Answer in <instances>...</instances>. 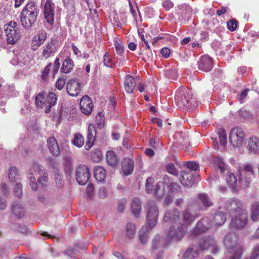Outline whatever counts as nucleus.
Instances as JSON below:
<instances>
[{
	"label": "nucleus",
	"instance_id": "1",
	"mask_svg": "<svg viewBox=\"0 0 259 259\" xmlns=\"http://www.w3.org/2000/svg\"><path fill=\"white\" fill-rule=\"evenodd\" d=\"M39 10L36 4L31 2L23 8L20 14L22 25L25 29L31 28L36 21Z\"/></svg>",
	"mask_w": 259,
	"mask_h": 259
},
{
	"label": "nucleus",
	"instance_id": "2",
	"mask_svg": "<svg viewBox=\"0 0 259 259\" xmlns=\"http://www.w3.org/2000/svg\"><path fill=\"white\" fill-rule=\"evenodd\" d=\"M34 175L39 177L37 178V181L39 184L44 185L48 180V175L46 171L44 166L39 164L38 163L34 162L29 169V175L28 178L30 181V186L31 188L35 190L37 188V184Z\"/></svg>",
	"mask_w": 259,
	"mask_h": 259
},
{
	"label": "nucleus",
	"instance_id": "3",
	"mask_svg": "<svg viewBox=\"0 0 259 259\" xmlns=\"http://www.w3.org/2000/svg\"><path fill=\"white\" fill-rule=\"evenodd\" d=\"M219 209H223L226 213H228L230 215L233 217L245 208L242 202L238 199L226 200L224 198H221L219 201Z\"/></svg>",
	"mask_w": 259,
	"mask_h": 259
},
{
	"label": "nucleus",
	"instance_id": "4",
	"mask_svg": "<svg viewBox=\"0 0 259 259\" xmlns=\"http://www.w3.org/2000/svg\"><path fill=\"white\" fill-rule=\"evenodd\" d=\"M172 225L168 230L165 232L163 245H167L172 240H178L182 239L187 231V227L184 225L176 224Z\"/></svg>",
	"mask_w": 259,
	"mask_h": 259
},
{
	"label": "nucleus",
	"instance_id": "5",
	"mask_svg": "<svg viewBox=\"0 0 259 259\" xmlns=\"http://www.w3.org/2000/svg\"><path fill=\"white\" fill-rule=\"evenodd\" d=\"M191 92L183 87L180 88L175 94V102L177 106L182 109L189 107L193 102Z\"/></svg>",
	"mask_w": 259,
	"mask_h": 259
},
{
	"label": "nucleus",
	"instance_id": "6",
	"mask_svg": "<svg viewBox=\"0 0 259 259\" xmlns=\"http://www.w3.org/2000/svg\"><path fill=\"white\" fill-rule=\"evenodd\" d=\"M57 98L53 93H50L44 100V94L40 93L35 97V104L36 106H40L44 109L45 113L50 112L51 108L54 106L57 102Z\"/></svg>",
	"mask_w": 259,
	"mask_h": 259
},
{
	"label": "nucleus",
	"instance_id": "7",
	"mask_svg": "<svg viewBox=\"0 0 259 259\" xmlns=\"http://www.w3.org/2000/svg\"><path fill=\"white\" fill-rule=\"evenodd\" d=\"M5 31L7 42L9 44L14 45L20 38V26L14 21H11L5 26Z\"/></svg>",
	"mask_w": 259,
	"mask_h": 259
},
{
	"label": "nucleus",
	"instance_id": "8",
	"mask_svg": "<svg viewBox=\"0 0 259 259\" xmlns=\"http://www.w3.org/2000/svg\"><path fill=\"white\" fill-rule=\"evenodd\" d=\"M146 209V221L149 227L152 228L157 222L159 215L158 207L155 201L150 200L147 202Z\"/></svg>",
	"mask_w": 259,
	"mask_h": 259
},
{
	"label": "nucleus",
	"instance_id": "9",
	"mask_svg": "<svg viewBox=\"0 0 259 259\" xmlns=\"http://www.w3.org/2000/svg\"><path fill=\"white\" fill-rule=\"evenodd\" d=\"M200 210V206L197 202L189 205L183 212V219L186 224L192 223L197 217Z\"/></svg>",
	"mask_w": 259,
	"mask_h": 259
},
{
	"label": "nucleus",
	"instance_id": "10",
	"mask_svg": "<svg viewBox=\"0 0 259 259\" xmlns=\"http://www.w3.org/2000/svg\"><path fill=\"white\" fill-rule=\"evenodd\" d=\"M199 247L202 251L211 248V252L213 254L216 253L219 250V247L217 244L215 240L212 236L202 238L199 241Z\"/></svg>",
	"mask_w": 259,
	"mask_h": 259
},
{
	"label": "nucleus",
	"instance_id": "11",
	"mask_svg": "<svg viewBox=\"0 0 259 259\" xmlns=\"http://www.w3.org/2000/svg\"><path fill=\"white\" fill-rule=\"evenodd\" d=\"M244 134L240 127H234L231 130L229 139L231 144L234 146L241 145L244 141Z\"/></svg>",
	"mask_w": 259,
	"mask_h": 259
},
{
	"label": "nucleus",
	"instance_id": "12",
	"mask_svg": "<svg viewBox=\"0 0 259 259\" xmlns=\"http://www.w3.org/2000/svg\"><path fill=\"white\" fill-rule=\"evenodd\" d=\"M76 180L79 185H85L89 180L90 172L85 165H80L76 170Z\"/></svg>",
	"mask_w": 259,
	"mask_h": 259
},
{
	"label": "nucleus",
	"instance_id": "13",
	"mask_svg": "<svg viewBox=\"0 0 259 259\" xmlns=\"http://www.w3.org/2000/svg\"><path fill=\"white\" fill-rule=\"evenodd\" d=\"M212 224L211 220L208 217H204L197 223L196 227L192 230L191 234L196 235L206 231L211 228Z\"/></svg>",
	"mask_w": 259,
	"mask_h": 259
},
{
	"label": "nucleus",
	"instance_id": "14",
	"mask_svg": "<svg viewBox=\"0 0 259 259\" xmlns=\"http://www.w3.org/2000/svg\"><path fill=\"white\" fill-rule=\"evenodd\" d=\"M234 216V218L232 219L231 223L232 227L234 228H242L246 225L248 215L245 209L238 212Z\"/></svg>",
	"mask_w": 259,
	"mask_h": 259
},
{
	"label": "nucleus",
	"instance_id": "15",
	"mask_svg": "<svg viewBox=\"0 0 259 259\" xmlns=\"http://www.w3.org/2000/svg\"><path fill=\"white\" fill-rule=\"evenodd\" d=\"M218 165L222 174H224L225 171H227V174L228 175L227 176L226 179L228 184L231 185L233 188H236L237 187V180L234 174L228 171L227 165L224 162L222 159H218Z\"/></svg>",
	"mask_w": 259,
	"mask_h": 259
},
{
	"label": "nucleus",
	"instance_id": "16",
	"mask_svg": "<svg viewBox=\"0 0 259 259\" xmlns=\"http://www.w3.org/2000/svg\"><path fill=\"white\" fill-rule=\"evenodd\" d=\"M55 8V4L52 0H47L44 6L45 18L47 22L51 25L54 23Z\"/></svg>",
	"mask_w": 259,
	"mask_h": 259
},
{
	"label": "nucleus",
	"instance_id": "17",
	"mask_svg": "<svg viewBox=\"0 0 259 259\" xmlns=\"http://www.w3.org/2000/svg\"><path fill=\"white\" fill-rule=\"evenodd\" d=\"M66 89L67 93L70 96H77L81 91L80 83L76 79H70L67 84Z\"/></svg>",
	"mask_w": 259,
	"mask_h": 259
},
{
	"label": "nucleus",
	"instance_id": "18",
	"mask_svg": "<svg viewBox=\"0 0 259 259\" xmlns=\"http://www.w3.org/2000/svg\"><path fill=\"white\" fill-rule=\"evenodd\" d=\"M179 219L180 212L176 208L166 210L163 216V220L165 222H169L171 224H176Z\"/></svg>",
	"mask_w": 259,
	"mask_h": 259
},
{
	"label": "nucleus",
	"instance_id": "19",
	"mask_svg": "<svg viewBox=\"0 0 259 259\" xmlns=\"http://www.w3.org/2000/svg\"><path fill=\"white\" fill-rule=\"evenodd\" d=\"M93 107V102L89 96H83L80 101V109L81 112L85 115H89L92 111Z\"/></svg>",
	"mask_w": 259,
	"mask_h": 259
},
{
	"label": "nucleus",
	"instance_id": "20",
	"mask_svg": "<svg viewBox=\"0 0 259 259\" xmlns=\"http://www.w3.org/2000/svg\"><path fill=\"white\" fill-rule=\"evenodd\" d=\"M55 43L52 40L48 41L42 47V56L45 59L54 56L57 52Z\"/></svg>",
	"mask_w": 259,
	"mask_h": 259
},
{
	"label": "nucleus",
	"instance_id": "21",
	"mask_svg": "<svg viewBox=\"0 0 259 259\" xmlns=\"http://www.w3.org/2000/svg\"><path fill=\"white\" fill-rule=\"evenodd\" d=\"M241 177L238 181V183H242L245 186H247L250 182L251 176H254L252 166L249 164L244 166V169L240 174Z\"/></svg>",
	"mask_w": 259,
	"mask_h": 259
},
{
	"label": "nucleus",
	"instance_id": "22",
	"mask_svg": "<svg viewBox=\"0 0 259 259\" xmlns=\"http://www.w3.org/2000/svg\"><path fill=\"white\" fill-rule=\"evenodd\" d=\"M47 32L44 30H40L33 38L31 47L32 49L35 51L44 43L47 37Z\"/></svg>",
	"mask_w": 259,
	"mask_h": 259
},
{
	"label": "nucleus",
	"instance_id": "23",
	"mask_svg": "<svg viewBox=\"0 0 259 259\" xmlns=\"http://www.w3.org/2000/svg\"><path fill=\"white\" fill-rule=\"evenodd\" d=\"M197 65L198 69L204 72L210 71L213 67L212 59L208 56L201 57Z\"/></svg>",
	"mask_w": 259,
	"mask_h": 259
},
{
	"label": "nucleus",
	"instance_id": "24",
	"mask_svg": "<svg viewBox=\"0 0 259 259\" xmlns=\"http://www.w3.org/2000/svg\"><path fill=\"white\" fill-rule=\"evenodd\" d=\"M181 183L186 187H191L194 183V178L189 170H184L180 172L179 179Z\"/></svg>",
	"mask_w": 259,
	"mask_h": 259
},
{
	"label": "nucleus",
	"instance_id": "25",
	"mask_svg": "<svg viewBox=\"0 0 259 259\" xmlns=\"http://www.w3.org/2000/svg\"><path fill=\"white\" fill-rule=\"evenodd\" d=\"M237 236L234 233H229L226 234L224 238V243L227 249L235 247L237 245H241L237 243Z\"/></svg>",
	"mask_w": 259,
	"mask_h": 259
},
{
	"label": "nucleus",
	"instance_id": "26",
	"mask_svg": "<svg viewBox=\"0 0 259 259\" xmlns=\"http://www.w3.org/2000/svg\"><path fill=\"white\" fill-rule=\"evenodd\" d=\"M96 136V131L93 124H90L88 126L87 138L85 148L86 150H90L93 145Z\"/></svg>",
	"mask_w": 259,
	"mask_h": 259
},
{
	"label": "nucleus",
	"instance_id": "27",
	"mask_svg": "<svg viewBox=\"0 0 259 259\" xmlns=\"http://www.w3.org/2000/svg\"><path fill=\"white\" fill-rule=\"evenodd\" d=\"M226 212L223 209L218 208V211L212 217V223L214 226H221L225 224L226 221Z\"/></svg>",
	"mask_w": 259,
	"mask_h": 259
},
{
	"label": "nucleus",
	"instance_id": "28",
	"mask_svg": "<svg viewBox=\"0 0 259 259\" xmlns=\"http://www.w3.org/2000/svg\"><path fill=\"white\" fill-rule=\"evenodd\" d=\"M11 207L12 211L16 218L21 219L24 216L26 213V210L21 203L14 202L11 204Z\"/></svg>",
	"mask_w": 259,
	"mask_h": 259
},
{
	"label": "nucleus",
	"instance_id": "29",
	"mask_svg": "<svg viewBox=\"0 0 259 259\" xmlns=\"http://www.w3.org/2000/svg\"><path fill=\"white\" fill-rule=\"evenodd\" d=\"M48 147L50 152L54 156H58L60 153V148L56 139L53 137H50L47 140Z\"/></svg>",
	"mask_w": 259,
	"mask_h": 259
},
{
	"label": "nucleus",
	"instance_id": "30",
	"mask_svg": "<svg viewBox=\"0 0 259 259\" xmlns=\"http://www.w3.org/2000/svg\"><path fill=\"white\" fill-rule=\"evenodd\" d=\"M121 166L122 170L126 176L130 175L134 170V161L130 158H125L122 161Z\"/></svg>",
	"mask_w": 259,
	"mask_h": 259
},
{
	"label": "nucleus",
	"instance_id": "31",
	"mask_svg": "<svg viewBox=\"0 0 259 259\" xmlns=\"http://www.w3.org/2000/svg\"><path fill=\"white\" fill-rule=\"evenodd\" d=\"M229 253V259H240L243 253L242 245H237L235 247L228 249Z\"/></svg>",
	"mask_w": 259,
	"mask_h": 259
},
{
	"label": "nucleus",
	"instance_id": "32",
	"mask_svg": "<svg viewBox=\"0 0 259 259\" xmlns=\"http://www.w3.org/2000/svg\"><path fill=\"white\" fill-rule=\"evenodd\" d=\"M135 79L131 75H127L124 80V86L126 92L132 93L136 87Z\"/></svg>",
	"mask_w": 259,
	"mask_h": 259
},
{
	"label": "nucleus",
	"instance_id": "33",
	"mask_svg": "<svg viewBox=\"0 0 259 259\" xmlns=\"http://www.w3.org/2000/svg\"><path fill=\"white\" fill-rule=\"evenodd\" d=\"M132 213L136 217L140 214L142 210V205L140 200L137 197L134 198L131 204Z\"/></svg>",
	"mask_w": 259,
	"mask_h": 259
},
{
	"label": "nucleus",
	"instance_id": "34",
	"mask_svg": "<svg viewBox=\"0 0 259 259\" xmlns=\"http://www.w3.org/2000/svg\"><path fill=\"white\" fill-rule=\"evenodd\" d=\"M106 159L108 164L112 167L117 166L118 159L116 153L113 151H108L106 153Z\"/></svg>",
	"mask_w": 259,
	"mask_h": 259
},
{
	"label": "nucleus",
	"instance_id": "35",
	"mask_svg": "<svg viewBox=\"0 0 259 259\" xmlns=\"http://www.w3.org/2000/svg\"><path fill=\"white\" fill-rule=\"evenodd\" d=\"M94 177L99 182H102L104 181L106 177V170L101 166H97L94 170Z\"/></svg>",
	"mask_w": 259,
	"mask_h": 259
},
{
	"label": "nucleus",
	"instance_id": "36",
	"mask_svg": "<svg viewBox=\"0 0 259 259\" xmlns=\"http://www.w3.org/2000/svg\"><path fill=\"white\" fill-rule=\"evenodd\" d=\"M74 66V63L69 57L66 58L63 61L61 67V72L64 73H70Z\"/></svg>",
	"mask_w": 259,
	"mask_h": 259
},
{
	"label": "nucleus",
	"instance_id": "37",
	"mask_svg": "<svg viewBox=\"0 0 259 259\" xmlns=\"http://www.w3.org/2000/svg\"><path fill=\"white\" fill-rule=\"evenodd\" d=\"M248 147L249 150L252 153L259 152V139L256 137L250 138L248 141Z\"/></svg>",
	"mask_w": 259,
	"mask_h": 259
},
{
	"label": "nucleus",
	"instance_id": "38",
	"mask_svg": "<svg viewBox=\"0 0 259 259\" xmlns=\"http://www.w3.org/2000/svg\"><path fill=\"white\" fill-rule=\"evenodd\" d=\"M8 177L11 183L17 182L20 179V175L16 167L11 166L9 168Z\"/></svg>",
	"mask_w": 259,
	"mask_h": 259
},
{
	"label": "nucleus",
	"instance_id": "39",
	"mask_svg": "<svg viewBox=\"0 0 259 259\" xmlns=\"http://www.w3.org/2000/svg\"><path fill=\"white\" fill-rule=\"evenodd\" d=\"M136 233V227L134 223H128L125 226V235L130 239L134 238Z\"/></svg>",
	"mask_w": 259,
	"mask_h": 259
},
{
	"label": "nucleus",
	"instance_id": "40",
	"mask_svg": "<svg viewBox=\"0 0 259 259\" xmlns=\"http://www.w3.org/2000/svg\"><path fill=\"white\" fill-rule=\"evenodd\" d=\"M151 229L148 226H143L139 231V238L141 243L145 244L148 239V233Z\"/></svg>",
	"mask_w": 259,
	"mask_h": 259
},
{
	"label": "nucleus",
	"instance_id": "41",
	"mask_svg": "<svg viewBox=\"0 0 259 259\" xmlns=\"http://www.w3.org/2000/svg\"><path fill=\"white\" fill-rule=\"evenodd\" d=\"M198 256V252L197 249L189 247L185 252L183 259H194Z\"/></svg>",
	"mask_w": 259,
	"mask_h": 259
},
{
	"label": "nucleus",
	"instance_id": "42",
	"mask_svg": "<svg viewBox=\"0 0 259 259\" xmlns=\"http://www.w3.org/2000/svg\"><path fill=\"white\" fill-rule=\"evenodd\" d=\"M113 21L115 25L121 28L125 24V18L123 14L118 15L116 13L114 14Z\"/></svg>",
	"mask_w": 259,
	"mask_h": 259
},
{
	"label": "nucleus",
	"instance_id": "43",
	"mask_svg": "<svg viewBox=\"0 0 259 259\" xmlns=\"http://www.w3.org/2000/svg\"><path fill=\"white\" fill-rule=\"evenodd\" d=\"M165 192L164 185L163 182H159L157 183L154 193L157 198H161Z\"/></svg>",
	"mask_w": 259,
	"mask_h": 259
},
{
	"label": "nucleus",
	"instance_id": "44",
	"mask_svg": "<svg viewBox=\"0 0 259 259\" xmlns=\"http://www.w3.org/2000/svg\"><path fill=\"white\" fill-rule=\"evenodd\" d=\"M198 198L205 207H209L212 206L213 204L210 198L206 194H199L198 195Z\"/></svg>",
	"mask_w": 259,
	"mask_h": 259
},
{
	"label": "nucleus",
	"instance_id": "45",
	"mask_svg": "<svg viewBox=\"0 0 259 259\" xmlns=\"http://www.w3.org/2000/svg\"><path fill=\"white\" fill-rule=\"evenodd\" d=\"M72 143L73 145L80 148L81 147L84 143V138L79 133L76 134L74 135V138L72 140Z\"/></svg>",
	"mask_w": 259,
	"mask_h": 259
},
{
	"label": "nucleus",
	"instance_id": "46",
	"mask_svg": "<svg viewBox=\"0 0 259 259\" xmlns=\"http://www.w3.org/2000/svg\"><path fill=\"white\" fill-rule=\"evenodd\" d=\"M251 219L253 221H256L259 220V204L257 202H254L252 205Z\"/></svg>",
	"mask_w": 259,
	"mask_h": 259
},
{
	"label": "nucleus",
	"instance_id": "47",
	"mask_svg": "<svg viewBox=\"0 0 259 259\" xmlns=\"http://www.w3.org/2000/svg\"><path fill=\"white\" fill-rule=\"evenodd\" d=\"M25 55L22 54H20L18 55H15L11 60V63L14 65H16L19 64H25Z\"/></svg>",
	"mask_w": 259,
	"mask_h": 259
},
{
	"label": "nucleus",
	"instance_id": "48",
	"mask_svg": "<svg viewBox=\"0 0 259 259\" xmlns=\"http://www.w3.org/2000/svg\"><path fill=\"white\" fill-rule=\"evenodd\" d=\"M63 165L65 172L68 173L72 171V164L70 157L66 156L64 159Z\"/></svg>",
	"mask_w": 259,
	"mask_h": 259
},
{
	"label": "nucleus",
	"instance_id": "49",
	"mask_svg": "<svg viewBox=\"0 0 259 259\" xmlns=\"http://www.w3.org/2000/svg\"><path fill=\"white\" fill-rule=\"evenodd\" d=\"M218 134L219 136V141L222 146H225L227 142V134L225 130L223 128L218 130Z\"/></svg>",
	"mask_w": 259,
	"mask_h": 259
},
{
	"label": "nucleus",
	"instance_id": "50",
	"mask_svg": "<svg viewBox=\"0 0 259 259\" xmlns=\"http://www.w3.org/2000/svg\"><path fill=\"white\" fill-rule=\"evenodd\" d=\"M16 183L13 188V193L15 196L20 198L23 195L22 184L19 182Z\"/></svg>",
	"mask_w": 259,
	"mask_h": 259
},
{
	"label": "nucleus",
	"instance_id": "51",
	"mask_svg": "<svg viewBox=\"0 0 259 259\" xmlns=\"http://www.w3.org/2000/svg\"><path fill=\"white\" fill-rule=\"evenodd\" d=\"M103 62L104 65L108 67L112 68L113 67L114 63L108 52H106L103 56Z\"/></svg>",
	"mask_w": 259,
	"mask_h": 259
},
{
	"label": "nucleus",
	"instance_id": "52",
	"mask_svg": "<svg viewBox=\"0 0 259 259\" xmlns=\"http://www.w3.org/2000/svg\"><path fill=\"white\" fill-rule=\"evenodd\" d=\"M167 171L172 175L177 176L179 174L178 170L175 167L174 164L172 163H168L166 165Z\"/></svg>",
	"mask_w": 259,
	"mask_h": 259
},
{
	"label": "nucleus",
	"instance_id": "53",
	"mask_svg": "<svg viewBox=\"0 0 259 259\" xmlns=\"http://www.w3.org/2000/svg\"><path fill=\"white\" fill-rule=\"evenodd\" d=\"M249 91L248 89H246L242 91L238 92L237 94V99L241 103L244 102L245 99L246 98Z\"/></svg>",
	"mask_w": 259,
	"mask_h": 259
},
{
	"label": "nucleus",
	"instance_id": "54",
	"mask_svg": "<svg viewBox=\"0 0 259 259\" xmlns=\"http://www.w3.org/2000/svg\"><path fill=\"white\" fill-rule=\"evenodd\" d=\"M65 254L70 256V257L75 258L79 255V252L78 250L73 247H70L65 251Z\"/></svg>",
	"mask_w": 259,
	"mask_h": 259
},
{
	"label": "nucleus",
	"instance_id": "55",
	"mask_svg": "<svg viewBox=\"0 0 259 259\" xmlns=\"http://www.w3.org/2000/svg\"><path fill=\"white\" fill-rule=\"evenodd\" d=\"M96 122L99 128H101L104 124V116L103 113L99 112L96 116Z\"/></svg>",
	"mask_w": 259,
	"mask_h": 259
},
{
	"label": "nucleus",
	"instance_id": "56",
	"mask_svg": "<svg viewBox=\"0 0 259 259\" xmlns=\"http://www.w3.org/2000/svg\"><path fill=\"white\" fill-rule=\"evenodd\" d=\"M154 183V179L152 177H149L147 180L146 183V190L147 192L149 193H151L153 190V185L152 184Z\"/></svg>",
	"mask_w": 259,
	"mask_h": 259
},
{
	"label": "nucleus",
	"instance_id": "57",
	"mask_svg": "<svg viewBox=\"0 0 259 259\" xmlns=\"http://www.w3.org/2000/svg\"><path fill=\"white\" fill-rule=\"evenodd\" d=\"M55 178L57 187L59 188L62 187L63 185V176L59 174L58 172H56L55 175Z\"/></svg>",
	"mask_w": 259,
	"mask_h": 259
},
{
	"label": "nucleus",
	"instance_id": "58",
	"mask_svg": "<svg viewBox=\"0 0 259 259\" xmlns=\"http://www.w3.org/2000/svg\"><path fill=\"white\" fill-rule=\"evenodd\" d=\"M52 66L51 63L48 64L44 69L42 71L41 79L44 80H47L49 73L50 71V68Z\"/></svg>",
	"mask_w": 259,
	"mask_h": 259
},
{
	"label": "nucleus",
	"instance_id": "59",
	"mask_svg": "<svg viewBox=\"0 0 259 259\" xmlns=\"http://www.w3.org/2000/svg\"><path fill=\"white\" fill-rule=\"evenodd\" d=\"M259 257V244L255 245L252 249L249 259H257Z\"/></svg>",
	"mask_w": 259,
	"mask_h": 259
},
{
	"label": "nucleus",
	"instance_id": "60",
	"mask_svg": "<svg viewBox=\"0 0 259 259\" xmlns=\"http://www.w3.org/2000/svg\"><path fill=\"white\" fill-rule=\"evenodd\" d=\"M237 25L238 22L235 19H232L227 22L228 28L231 31H234L236 30Z\"/></svg>",
	"mask_w": 259,
	"mask_h": 259
},
{
	"label": "nucleus",
	"instance_id": "61",
	"mask_svg": "<svg viewBox=\"0 0 259 259\" xmlns=\"http://www.w3.org/2000/svg\"><path fill=\"white\" fill-rule=\"evenodd\" d=\"M185 165L190 171V170L196 171L198 168V163L193 161H188L186 163Z\"/></svg>",
	"mask_w": 259,
	"mask_h": 259
},
{
	"label": "nucleus",
	"instance_id": "62",
	"mask_svg": "<svg viewBox=\"0 0 259 259\" xmlns=\"http://www.w3.org/2000/svg\"><path fill=\"white\" fill-rule=\"evenodd\" d=\"M161 245L160 239L158 236H155L152 242V246L153 249L156 250L158 249Z\"/></svg>",
	"mask_w": 259,
	"mask_h": 259
},
{
	"label": "nucleus",
	"instance_id": "63",
	"mask_svg": "<svg viewBox=\"0 0 259 259\" xmlns=\"http://www.w3.org/2000/svg\"><path fill=\"white\" fill-rule=\"evenodd\" d=\"M115 47L116 51V53L121 55L123 51V46L120 40L116 41L115 43Z\"/></svg>",
	"mask_w": 259,
	"mask_h": 259
},
{
	"label": "nucleus",
	"instance_id": "64",
	"mask_svg": "<svg viewBox=\"0 0 259 259\" xmlns=\"http://www.w3.org/2000/svg\"><path fill=\"white\" fill-rule=\"evenodd\" d=\"M162 6L165 10L168 11L174 7V4L170 0H163Z\"/></svg>",
	"mask_w": 259,
	"mask_h": 259
}]
</instances>
